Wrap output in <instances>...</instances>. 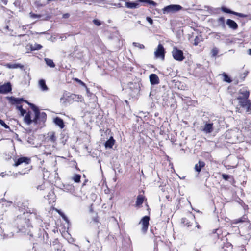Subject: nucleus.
Wrapping results in <instances>:
<instances>
[{"instance_id":"obj_4","label":"nucleus","mask_w":251,"mask_h":251,"mask_svg":"<svg viewBox=\"0 0 251 251\" xmlns=\"http://www.w3.org/2000/svg\"><path fill=\"white\" fill-rule=\"evenodd\" d=\"M248 96L249 93L246 92L244 94L243 98H241L240 96L237 98V99L239 100V105L243 108L246 109L247 112L250 111L251 107V102L250 100L248 99Z\"/></svg>"},{"instance_id":"obj_52","label":"nucleus","mask_w":251,"mask_h":251,"mask_svg":"<svg viewBox=\"0 0 251 251\" xmlns=\"http://www.w3.org/2000/svg\"><path fill=\"white\" fill-rule=\"evenodd\" d=\"M63 37L61 38V40H63Z\"/></svg>"},{"instance_id":"obj_42","label":"nucleus","mask_w":251,"mask_h":251,"mask_svg":"<svg viewBox=\"0 0 251 251\" xmlns=\"http://www.w3.org/2000/svg\"><path fill=\"white\" fill-rule=\"evenodd\" d=\"M69 16L70 14L68 13H66L63 15V18L65 19L69 18Z\"/></svg>"},{"instance_id":"obj_5","label":"nucleus","mask_w":251,"mask_h":251,"mask_svg":"<svg viewBox=\"0 0 251 251\" xmlns=\"http://www.w3.org/2000/svg\"><path fill=\"white\" fill-rule=\"evenodd\" d=\"M182 7L177 4H171L164 7L162 9V12L164 14H172L180 11Z\"/></svg>"},{"instance_id":"obj_45","label":"nucleus","mask_w":251,"mask_h":251,"mask_svg":"<svg viewBox=\"0 0 251 251\" xmlns=\"http://www.w3.org/2000/svg\"><path fill=\"white\" fill-rule=\"evenodd\" d=\"M70 186H66L64 188L65 189V191H66L67 192H69V190L70 189Z\"/></svg>"},{"instance_id":"obj_40","label":"nucleus","mask_w":251,"mask_h":251,"mask_svg":"<svg viewBox=\"0 0 251 251\" xmlns=\"http://www.w3.org/2000/svg\"><path fill=\"white\" fill-rule=\"evenodd\" d=\"M222 177L226 180H227L229 178V176L226 174H223Z\"/></svg>"},{"instance_id":"obj_43","label":"nucleus","mask_w":251,"mask_h":251,"mask_svg":"<svg viewBox=\"0 0 251 251\" xmlns=\"http://www.w3.org/2000/svg\"><path fill=\"white\" fill-rule=\"evenodd\" d=\"M20 113L22 116H24V115L26 113V111L23 109L21 111H20Z\"/></svg>"},{"instance_id":"obj_11","label":"nucleus","mask_w":251,"mask_h":251,"mask_svg":"<svg viewBox=\"0 0 251 251\" xmlns=\"http://www.w3.org/2000/svg\"><path fill=\"white\" fill-rule=\"evenodd\" d=\"M226 23L230 28L234 30H236L238 28V26L237 24L231 19H227Z\"/></svg>"},{"instance_id":"obj_13","label":"nucleus","mask_w":251,"mask_h":251,"mask_svg":"<svg viewBox=\"0 0 251 251\" xmlns=\"http://www.w3.org/2000/svg\"><path fill=\"white\" fill-rule=\"evenodd\" d=\"M46 138L48 141L53 143H55L56 141V137L55 135V132L53 131L49 132L47 134Z\"/></svg>"},{"instance_id":"obj_14","label":"nucleus","mask_w":251,"mask_h":251,"mask_svg":"<svg viewBox=\"0 0 251 251\" xmlns=\"http://www.w3.org/2000/svg\"><path fill=\"white\" fill-rule=\"evenodd\" d=\"M4 66L9 69H22L24 67L23 65L20 63H7Z\"/></svg>"},{"instance_id":"obj_15","label":"nucleus","mask_w":251,"mask_h":251,"mask_svg":"<svg viewBox=\"0 0 251 251\" xmlns=\"http://www.w3.org/2000/svg\"><path fill=\"white\" fill-rule=\"evenodd\" d=\"M53 122L55 124L58 126L60 128L62 129L64 127V122L62 119L59 117H56L54 119Z\"/></svg>"},{"instance_id":"obj_26","label":"nucleus","mask_w":251,"mask_h":251,"mask_svg":"<svg viewBox=\"0 0 251 251\" xmlns=\"http://www.w3.org/2000/svg\"><path fill=\"white\" fill-rule=\"evenodd\" d=\"M80 178H81V176L80 175L75 174L72 177V179L74 182H75L76 183H78V182H80Z\"/></svg>"},{"instance_id":"obj_6","label":"nucleus","mask_w":251,"mask_h":251,"mask_svg":"<svg viewBox=\"0 0 251 251\" xmlns=\"http://www.w3.org/2000/svg\"><path fill=\"white\" fill-rule=\"evenodd\" d=\"M172 54L174 59L176 61H182L185 58L183 51L179 50L176 47H173Z\"/></svg>"},{"instance_id":"obj_28","label":"nucleus","mask_w":251,"mask_h":251,"mask_svg":"<svg viewBox=\"0 0 251 251\" xmlns=\"http://www.w3.org/2000/svg\"><path fill=\"white\" fill-rule=\"evenodd\" d=\"M132 44L134 47H137L140 49H143L145 48V46L144 45L137 42H133Z\"/></svg>"},{"instance_id":"obj_25","label":"nucleus","mask_w":251,"mask_h":251,"mask_svg":"<svg viewBox=\"0 0 251 251\" xmlns=\"http://www.w3.org/2000/svg\"><path fill=\"white\" fill-rule=\"evenodd\" d=\"M45 61L47 65L49 67L51 68H53L55 67V64L53 62L52 60L48 58H45Z\"/></svg>"},{"instance_id":"obj_30","label":"nucleus","mask_w":251,"mask_h":251,"mask_svg":"<svg viewBox=\"0 0 251 251\" xmlns=\"http://www.w3.org/2000/svg\"><path fill=\"white\" fill-rule=\"evenodd\" d=\"M221 10L224 12H225V13H230V14H233L234 11H231V10H230L229 9H227V8H226L225 7H224V6L222 7H221Z\"/></svg>"},{"instance_id":"obj_31","label":"nucleus","mask_w":251,"mask_h":251,"mask_svg":"<svg viewBox=\"0 0 251 251\" xmlns=\"http://www.w3.org/2000/svg\"><path fill=\"white\" fill-rule=\"evenodd\" d=\"M69 192L73 194L74 196L76 197H79L78 195H77L75 192V188L74 186H70V189L69 190Z\"/></svg>"},{"instance_id":"obj_46","label":"nucleus","mask_w":251,"mask_h":251,"mask_svg":"<svg viewBox=\"0 0 251 251\" xmlns=\"http://www.w3.org/2000/svg\"><path fill=\"white\" fill-rule=\"evenodd\" d=\"M17 108L20 111L23 109L22 105H17Z\"/></svg>"},{"instance_id":"obj_34","label":"nucleus","mask_w":251,"mask_h":251,"mask_svg":"<svg viewBox=\"0 0 251 251\" xmlns=\"http://www.w3.org/2000/svg\"><path fill=\"white\" fill-rule=\"evenodd\" d=\"M0 124L6 129L10 128L9 126L6 125L3 120L1 119H0Z\"/></svg>"},{"instance_id":"obj_29","label":"nucleus","mask_w":251,"mask_h":251,"mask_svg":"<svg viewBox=\"0 0 251 251\" xmlns=\"http://www.w3.org/2000/svg\"><path fill=\"white\" fill-rule=\"evenodd\" d=\"M218 52H219V50H218V48H217L216 47L213 48L212 49L211 52L212 56L215 57L218 53Z\"/></svg>"},{"instance_id":"obj_36","label":"nucleus","mask_w":251,"mask_h":251,"mask_svg":"<svg viewBox=\"0 0 251 251\" xmlns=\"http://www.w3.org/2000/svg\"><path fill=\"white\" fill-rule=\"evenodd\" d=\"M71 97L74 100H76V99H81L82 98L81 96L76 95L75 94L71 95Z\"/></svg>"},{"instance_id":"obj_24","label":"nucleus","mask_w":251,"mask_h":251,"mask_svg":"<svg viewBox=\"0 0 251 251\" xmlns=\"http://www.w3.org/2000/svg\"><path fill=\"white\" fill-rule=\"evenodd\" d=\"M203 38L201 35H199L197 36H196L195 39H194V45L195 46H197L198 45V44L201 42V41H202Z\"/></svg>"},{"instance_id":"obj_8","label":"nucleus","mask_w":251,"mask_h":251,"mask_svg":"<svg viewBox=\"0 0 251 251\" xmlns=\"http://www.w3.org/2000/svg\"><path fill=\"white\" fill-rule=\"evenodd\" d=\"M213 124L210 122H204V125L202 126L201 130L204 133H211L213 131Z\"/></svg>"},{"instance_id":"obj_37","label":"nucleus","mask_w":251,"mask_h":251,"mask_svg":"<svg viewBox=\"0 0 251 251\" xmlns=\"http://www.w3.org/2000/svg\"><path fill=\"white\" fill-rule=\"evenodd\" d=\"M94 24L97 25V26H100V25H101V22H100V21L98 20H97V19H95L93 21Z\"/></svg>"},{"instance_id":"obj_50","label":"nucleus","mask_w":251,"mask_h":251,"mask_svg":"<svg viewBox=\"0 0 251 251\" xmlns=\"http://www.w3.org/2000/svg\"><path fill=\"white\" fill-rule=\"evenodd\" d=\"M41 33V34H45V32H42V33Z\"/></svg>"},{"instance_id":"obj_18","label":"nucleus","mask_w":251,"mask_h":251,"mask_svg":"<svg viewBox=\"0 0 251 251\" xmlns=\"http://www.w3.org/2000/svg\"><path fill=\"white\" fill-rule=\"evenodd\" d=\"M115 141L112 137H111L109 140H108L104 144L106 148H112L114 144H115Z\"/></svg>"},{"instance_id":"obj_16","label":"nucleus","mask_w":251,"mask_h":251,"mask_svg":"<svg viewBox=\"0 0 251 251\" xmlns=\"http://www.w3.org/2000/svg\"><path fill=\"white\" fill-rule=\"evenodd\" d=\"M38 85L40 89L43 91H47L48 87L46 84L45 81L44 79H41L38 82Z\"/></svg>"},{"instance_id":"obj_9","label":"nucleus","mask_w":251,"mask_h":251,"mask_svg":"<svg viewBox=\"0 0 251 251\" xmlns=\"http://www.w3.org/2000/svg\"><path fill=\"white\" fill-rule=\"evenodd\" d=\"M150 217L148 216H144L141 220V223L142 225V231L144 233L148 230L149 225Z\"/></svg>"},{"instance_id":"obj_17","label":"nucleus","mask_w":251,"mask_h":251,"mask_svg":"<svg viewBox=\"0 0 251 251\" xmlns=\"http://www.w3.org/2000/svg\"><path fill=\"white\" fill-rule=\"evenodd\" d=\"M205 163L202 161H199L198 163L196 164L195 165V171L199 173L201 171V168L204 167Z\"/></svg>"},{"instance_id":"obj_32","label":"nucleus","mask_w":251,"mask_h":251,"mask_svg":"<svg viewBox=\"0 0 251 251\" xmlns=\"http://www.w3.org/2000/svg\"><path fill=\"white\" fill-rule=\"evenodd\" d=\"M223 77H224V80L227 82H231V80L230 78L228 77V76L225 73H224L223 74Z\"/></svg>"},{"instance_id":"obj_33","label":"nucleus","mask_w":251,"mask_h":251,"mask_svg":"<svg viewBox=\"0 0 251 251\" xmlns=\"http://www.w3.org/2000/svg\"><path fill=\"white\" fill-rule=\"evenodd\" d=\"M233 15L238 16L241 18H246L247 17V15L246 14L241 13H238V12H236L235 11H234V12H233Z\"/></svg>"},{"instance_id":"obj_51","label":"nucleus","mask_w":251,"mask_h":251,"mask_svg":"<svg viewBox=\"0 0 251 251\" xmlns=\"http://www.w3.org/2000/svg\"><path fill=\"white\" fill-rule=\"evenodd\" d=\"M63 37L61 38V40H63Z\"/></svg>"},{"instance_id":"obj_20","label":"nucleus","mask_w":251,"mask_h":251,"mask_svg":"<svg viewBox=\"0 0 251 251\" xmlns=\"http://www.w3.org/2000/svg\"><path fill=\"white\" fill-rule=\"evenodd\" d=\"M24 121L27 125H30L33 122V119H31V115L28 113L24 118Z\"/></svg>"},{"instance_id":"obj_12","label":"nucleus","mask_w":251,"mask_h":251,"mask_svg":"<svg viewBox=\"0 0 251 251\" xmlns=\"http://www.w3.org/2000/svg\"><path fill=\"white\" fill-rule=\"evenodd\" d=\"M149 78L151 85H156L159 82V78L156 74H151L150 75Z\"/></svg>"},{"instance_id":"obj_2","label":"nucleus","mask_w":251,"mask_h":251,"mask_svg":"<svg viewBox=\"0 0 251 251\" xmlns=\"http://www.w3.org/2000/svg\"><path fill=\"white\" fill-rule=\"evenodd\" d=\"M30 162V159L28 157H22L18 158L17 161L15 162L14 166L17 167L22 164H24V165L26 167L25 168V171H22V172H19L18 173H16V175H17L18 174L20 175H24L26 173H27L31 169V166L29 165Z\"/></svg>"},{"instance_id":"obj_48","label":"nucleus","mask_w":251,"mask_h":251,"mask_svg":"<svg viewBox=\"0 0 251 251\" xmlns=\"http://www.w3.org/2000/svg\"><path fill=\"white\" fill-rule=\"evenodd\" d=\"M248 52L249 55H251V49H250L248 50Z\"/></svg>"},{"instance_id":"obj_3","label":"nucleus","mask_w":251,"mask_h":251,"mask_svg":"<svg viewBox=\"0 0 251 251\" xmlns=\"http://www.w3.org/2000/svg\"><path fill=\"white\" fill-rule=\"evenodd\" d=\"M140 2H145L153 6H156L157 3L151 0H138L136 2H130L125 0V6L129 9H136L140 6Z\"/></svg>"},{"instance_id":"obj_10","label":"nucleus","mask_w":251,"mask_h":251,"mask_svg":"<svg viewBox=\"0 0 251 251\" xmlns=\"http://www.w3.org/2000/svg\"><path fill=\"white\" fill-rule=\"evenodd\" d=\"M11 90V87L9 83L0 86V94H6Z\"/></svg>"},{"instance_id":"obj_39","label":"nucleus","mask_w":251,"mask_h":251,"mask_svg":"<svg viewBox=\"0 0 251 251\" xmlns=\"http://www.w3.org/2000/svg\"><path fill=\"white\" fill-rule=\"evenodd\" d=\"M58 213L61 216V217H62V218L65 220V221H67V218L66 217V216L63 214L62 213V212H60L59 211H58Z\"/></svg>"},{"instance_id":"obj_7","label":"nucleus","mask_w":251,"mask_h":251,"mask_svg":"<svg viewBox=\"0 0 251 251\" xmlns=\"http://www.w3.org/2000/svg\"><path fill=\"white\" fill-rule=\"evenodd\" d=\"M154 55L156 58H160L162 60L164 59L165 50L162 45L159 44L154 52Z\"/></svg>"},{"instance_id":"obj_44","label":"nucleus","mask_w":251,"mask_h":251,"mask_svg":"<svg viewBox=\"0 0 251 251\" xmlns=\"http://www.w3.org/2000/svg\"><path fill=\"white\" fill-rule=\"evenodd\" d=\"M60 101L62 103L65 102V99L64 97H62L60 98Z\"/></svg>"},{"instance_id":"obj_35","label":"nucleus","mask_w":251,"mask_h":251,"mask_svg":"<svg viewBox=\"0 0 251 251\" xmlns=\"http://www.w3.org/2000/svg\"><path fill=\"white\" fill-rule=\"evenodd\" d=\"M75 81L78 82L80 85H81L83 87H85L86 88L87 90H88V88H87L86 84L83 82H82L81 80L78 79V78H75Z\"/></svg>"},{"instance_id":"obj_41","label":"nucleus","mask_w":251,"mask_h":251,"mask_svg":"<svg viewBox=\"0 0 251 251\" xmlns=\"http://www.w3.org/2000/svg\"><path fill=\"white\" fill-rule=\"evenodd\" d=\"M0 176L2 177H4L5 176H9V175L4 173V172H2L0 173Z\"/></svg>"},{"instance_id":"obj_47","label":"nucleus","mask_w":251,"mask_h":251,"mask_svg":"<svg viewBox=\"0 0 251 251\" xmlns=\"http://www.w3.org/2000/svg\"><path fill=\"white\" fill-rule=\"evenodd\" d=\"M31 17H32L33 18H38V17H40V16L35 14H33L31 15Z\"/></svg>"},{"instance_id":"obj_19","label":"nucleus","mask_w":251,"mask_h":251,"mask_svg":"<svg viewBox=\"0 0 251 251\" xmlns=\"http://www.w3.org/2000/svg\"><path fill=\"white\" fill-rule=\"evenodd\" d=\"M47 197V199L49 200L50 203L52 201L54 202L55 201V195L54 192L52 191H50L49 192Z\"/></svg>"},{"instance_id":"obj_1","label":"nucleus","mask_w":251,"mask_h":251,"mask_svg":"<svg viewBox=\"0 0 251 251\" xmlns=\"http://www.w3.org/2000/svg\"><path fill=\"white\" fill-rule=\"evenodd\" d=\"M10 102L13 103H20L21 101H25L30 105L34 112V117L33 118V122L35 124L40 123L41 122H44L46 120L47 115L44 112H40L38 108L35 106L34 104L28 102L26 100H24L23 99L20 98H15L14 97H8V98Z\"/></svg>"},{"instance_id":"obj_23","label":"nucleus","mask_w":251,"mask_h":251,"mask_svg":"<svg viewBox=\"0 0 251 251\" xmlns=\"http://www.w3.org/2000/svg\"><path fill=\"white\" fill-rule=\"evenodd\" d=\"M217 22L219 26H221L223 28L225 27V19L224 17H221L218 18L217 20Z\"/></svg>"},{"instance_id":"obj_49","label":"nucleus","mask_w":251,"mask_h":251,"mask_svg":"<svg viewBox=\"0 0 251 251\" xmlns=\"http://www.w3.org/2000/svg\"><path fill=\"white\" fill-rule=\"evenodd\" d=\"M197 227L199 228L200 227V226L199 225H197Z\"/></svg>"},{"instance_id":"obj_38","label":"nucleus","mask_w":251,"mask_h":251,"mask_svg":"<svg viewBox=\"0 0 251 251\" xmlns=\"http://www.w3.org/2000/svg\"><path fill=\"white\" fill-rule=\"evenodd\" d=\"M146 20L150 23V25H152L153 24V20L151 18L147 17Z\"/></svg>"},{"instance_id":"obj_22","label":"nucleus","mask_w":251,"mask_h":251,"mask_svg":"<svg viewBox=\"0 0 251 251\" xmlns=\"http://www.w3.org/2000/svg\"><path fill=\"white\" fill-rule=\"evenodd\" d=\"M248 220L247 217L246 215H244L242 217L238 218L237 219H235L233 221V224H238L239 223H243L247 221Z\"/></svg>"},{"instance_id":"obj_27","label":"nucleus","mask_w":251,"mask_h":251,"mask_svg":"<svg viewBox=\"0 0 251 251\" xmlns=\"http://www.w3.org/2000/svg\"><path fill=\"white\" fill-rule=\"evenodd\" d=\"M42 46L40 44H35L31 46V50H37L41 49Z\"/></svg>"},{"instance_id":"obj_21","label":"nucleus","mask_w":251,"mask_h":251,"mask_svg":"<svg viewBox=\"0 0 251 251\" xmlns=\"http://www.w3.org/2000/svg\"><path fill=\"white\" fill-rule=\"evenodd\" d=\"M144 201V197L142 195H139L136 200V206H140L143 203Z\"/></svg>"}]
</instances>
